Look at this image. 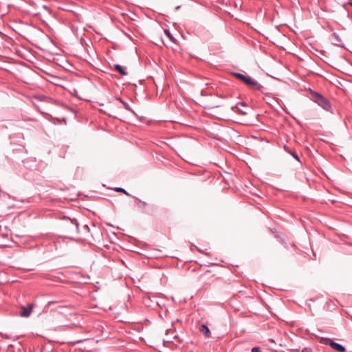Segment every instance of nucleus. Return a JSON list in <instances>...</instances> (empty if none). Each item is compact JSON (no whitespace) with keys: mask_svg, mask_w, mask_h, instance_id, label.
<instances>
[{"mask_svg":"<svg viewBox=\"0 0 352 352\" xmlns=\"http://www.w3.org/2000/svg\"><path fill=\"white\" fill-rule=\"evenodd\" d=\"M312 100L327 111H331L329 100L318 92L311 91Z\"/></svg>","mask_w":352,"mask_h":352,"instance_id":"1","label":"nucleus"},{"mask_svg":"<svg viewBox=\"0 0 352 352\" xmlns=\"http://www.w3.org/2000/svg\"><path fill=\"white\" fill-rule=\"evenodd\" d=\"M234 76L239 80L243 81L247 85L252 87L254 89L260 91L263 93L264 87L258 84L256 80L252 78L245 76L240 73H234Z\"/></svg>","mask_w":352,"mask_h":352,"instance_id":"2","label":"nucleus"},{"mask_svg":"<svg viewBox=\"0 0 352 352\" xmlns=\"http://www.w3.org/2000/svg\"><path fill=\"white\" fill-rule=\"evenodd\" d=\"M323 343L324 344L329 345L338 352H344L345 351V347L343 345L335 342L329 338H325Z\"/></svg>","mask_w":352,"mask_h":352,"instance_id":"3","label":"nucleus"},{"mask_svg":"<svg viewBox=\"0 0 352 352\" xmlns=\"http://www.w3.org/2000/svg\"><path fill=\"white\" fill-rule=\"evenodd\" d=\"M32 309H33L32 305H28L27 307H23L22 310L20 313V316L21 317H25V318L28 317L30 315Z\"/></svg>","mask_w":352,"mask_h":352,"instance_id":"4","label":"nucleus"},{"mask_svg":"<svg viewBox=\"0 0 352 352\" xmlns=\"http://www.w3.org/2000/svg\"><path fill=\"white\" fill-rule=\"evenodd\" d=\"M63 219L69 221L73 226V230L76 232L78 231V223L76 219H71L69 217L65 216L63 217Z\"/></svg>","mask_w":352,"mask_h":352,"instance_id":"5","label":"nucleus"},{"mask_svg":"<svg viewBox=\"0 0 352 352\" xmlns=\"http://www.w3.org/2000/svg\"><path fill=\"white\" fill-rule=\"evenodd\" d=\"M199 330L206 337H210V331L208 326L202 324L201 325Z\"/></svg>","mask_w":352,"mask_h":352,"instance_id":"6","label":"nucleus"},{"mask_svg":"<svg viewBox=\"0 0 352 352\" xmlns=\"http://www.w3.org/2000/svg\"><path fill=\"white\" fill-rule=\"evenodd\" d=\"M114 67L116 69V71H118L120 74L122 75H126L127 73H126V68L118 65V64H116L114 65Z\"/></svg>","mask_w":352,"mask_h":352,"instance_id":"7","label":"nucleus"},{"mask_svg":"<svg viewBox=\"0 0 352 352\" xmlns=\"http://www.w3.org/2000/svg\"><path fill=\"white\" fill-rule=\"evenodd\" d=\"M118 100L120 101V102L123 104L124 107L126 110L134 113V111L132 110V109L131 108V107L129 106V104L127 102H126L125 101L122 100L120 98H118Z\"/></svg>","mask_w":352,"mask_h":352,"instance_id":"8","label":"nucleus"},{"mask_svg":"<svg viewBox=\"0 0 352 352\" xmlns=\"http://www.w3.org/2000/svg\"><path fill=\"white\" fill-rule=\"evenodd\" d=\"M114 190L116 192H123L125 195H126L127 196H131V195L128 192H126L125 189H124L121 187H116L114 188Z\"/></svg>","mask_w":352,"mask_h":352,"instance_id":"9","label":"nucleus"},{"mask_svg":"<svg viewBox=\"0 0 352 352\" xmlns=\"http://www.w3.org/2000/svg\"><path fill=\"white\" fill-rule=\"evenodd\" d=\"M133 198H135V199H137V200L138 201V202H139V204H140L139 207L142 208V207L145 206H146V205H147V204H146V202H144V201H142L141 199H138V198H137V197H133Z\"/></svg>","mask_w":352,"mask_h":352,"instance_id":"10","label":"nucleus"},{"mask_svg":"<svg viewBox=\"0 0 352 352\" xmlns=\"http://www.w3.org/2000/svg\"><path fill=\"white\" fill-rule=\"evenodd\" d=\"M251 352H262L261 349L258 346L253 347L251 350Z\"/></svg>","mask_w":352,"mask_h":352,"instance_id":"11","label":"nucleus"},{"mask_svg":"<svg viewBox=\"0 0 352 352\" xmlns=\"http://www.w3.org/2000/svg\"><path fill=\"white\" fill-rule=\"evenodd\" d=\"M292 155L294 159H296L297 161H300L299 157L296 153H292Z\"/></svg>","mask_w":352,"mask_h":352,"instance_id":"12","label":"nucleus"},{"mask_svg":"<svg viewBox=\"0 0 352 352\" xmlns=\"http://www.w3.org/2000/svg\"><path fill=\"white\" fill-rule=\"evenodd\" d=\"M165 32H166V33L167 36H168L169 38H171L172 37H171V36H170V34L169 31H168V30H165Z\"/></svg>","mask_w":352,"mask_h":352,"instance_id":"13","label":"nucleus"},{"mask_svg":"<svg viewBox=\"0 0 352 352\" xmlns=\"http://www.w3.org/2000/svg\"><path fill=\"white\" fill-rule=\"evenodd\" d=\"M179 8H180V6H178L175 7V10H179Z\"/></svg>","mask_w":352,"mask_h":352,"instance_id":"14","label":"nucleus"},{"mask_svg":"<svg viewBox=\"0 0 352 352\" xmlns=\"http://www.w3.org/2000/svg\"><path fill=\"white\" fill-rule=\"evenodd\" d=\"M348 4L351 5L352 6V1H349Z\"/></svg>","mask_w":352,"mask_h":352,"instance_id":"15","label":"nucleus"},{"mask_svg":"<svg viewBox=\"0 0 352 352\" xmlns=\"http://www.w3.org/2000/svg\"><path fill=\"white\" fill-rule=\"evenodd\" d=\"M239 104H241V105H243V106H244V105H245L243 102H239Z\"/></svg>","mask_w":352,"mask_h":352,"instance_id":"16","label":"nucleus"},{"mask_svg":"<svg viewBox=\"0 0 352 352\" xmlns=\"http://www.w3.org/2000/svg\"><path fill=\"white\" fill-rule=\"evenodd\" d=\"M81 341L79 340V341H77L76 343H80Z\"/></svg>","mask_w":352,"mask_h":352,"instance_id":"17","label":"nucleus"}]
</instances>
